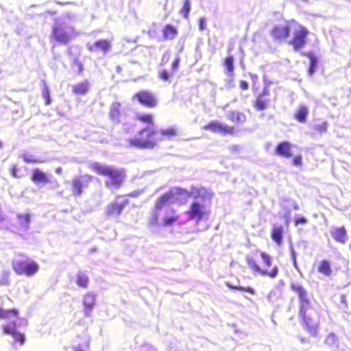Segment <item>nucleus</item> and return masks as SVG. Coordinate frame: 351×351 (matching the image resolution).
Instances as JSON below:
<instances>
[{"mask_svg":"<svg viewBox=\"0 0 351 351\" xmlns=\"http://www.w3.org/2000/svg\"><path fill=\"white\" fill-rule=\"evenodd\" d=\"M186 193V190L180 187H175L169 189L158 197L155 202L154 210L159 211L165 205L171 203L176 195H184Z\"/></svg>","mask_w":351,"mask_h":351,"instance_id":"0eeeda50","label":"nucleus"},{"mask_svg":"<svg viewBox=\"0 0 351 351\" xmlns=\"http://www.w3.org/2000/svg\"><path fill=\"white\" fill-rule=\"evenodd\" d=\"M259 256L262 258L261 263H258L256 258L252 256H247L245 257V261L250 269L255 274L271 278H276L279 269L277 265H274L271 269H269L272 264V259L270 255L264 252H261Z\"/></svg>","mask_w":351,"mask_h":351,"instance_id":"f257e3e1","label":"nucleus"},{"mask_svg":"<svg viewBox=\"0 0 351 351\" xmlns=\"http://www.w3.org/2000/svg\"><path fill=\"white\" fill-rule=\"evenodd\" d=\"M341 301L343 304H344L346 306L347 305V300H346V296L345 295H342L341 296Z\"/></svg>","mask_w":351,"mask_h":351,"instance_id":"864d4df0","label":"nucleus"},{"mask_svg":"<svg viewBox=\"0 0 351 351\" xmlns=\"http://www.w3.org/2000/svg\"><path fill=\"white\" fill-rule=\"evenodd\" d=\"M290 25H293L294 32L293 37L291 40H289V43L293 47L295 50H299L306 45L308 31L305 27L294 20L290 21Z\"/></svg>","mask_w":351,"mask_h":351,"instance_id":"20e7f679","label":"nucleus"},{"mask_svg":"<svg viewBox=\"0 0 351 351\" xmlns=\"http://www.w3.org/2000/svg\"><path fill=\"white\" fill-rule=\"evenodd\" d=\"M268 94V90L267 89H265L263 91V93H262V95H266Z\"/></svg>","mask_w":351,"mask_h":351,"instance_id":"6e6d98bb","label":"nucleus"},{"mask_svg":"<svg viewBox=\"0 0 351 351\" xmlns=\"http://www.w3.org/2000/svg\"><path fill=\"white\" fill-rule=\"evenodd\" d=\"M134 99L143 106L154 108L158 106L157 96L147 90H141L134 94Z\"/></svg>","mask_w":351,"mask_h":351,"instance_id":"1a4fd4ad","label":"nucleus"},{"mask_svg":"<svg viewBox=\"0 0 351 351\" xmlns=\"http://www.w3.org/2000/svg\"><path fill=\"white\" fill-rule=\"evenodd\" d=\"M111 48L110 41L106 39H100L97 40L95 44L89 47L90 50L100 49L106 53Z\"/></svg>","mask_w":351,"mask_h":351,"instance_id":"a878e982","label":"nucleus"},{"mask_svg":"<svg viewBox=\"0 0 351 351\" xmlns=\"http://www.w3.org/2000/svg\"><path fill=\"white\" fill-rule=\"evenodd\" d=\"M308 113V112L306 107L303 105H300L295 113L294 117L298 120V121L304 123L306 120Z\"/></svg>","mask_w":351,"mask_h":351,"instance_id":"c85d7f7f","label":"nucleus"},{"mask_svg":"<svg viewBox=\"0 0 351 351\" xmlns=\"http://www.w3.org/2000/svg\"><path fill=\"white\" fill-rule=\"evenodd\" d=\"M109 117L112 121L118 123L121 117V105L118 101H114L111 104L109 112Z\"/></svg>","mask_w":351,"mask_h":351,"instance_id":"6ab92c4d","label":"nucleus"},{"mask_svg":"<svg viewBox=\"0 0 351 351\" xmlns=\"http://www.w3.org/2000/svg\"><path fill=\"white\" fill-rule=\"evenodd\" d=\"M93 177L84 174L73 178L71 181V189L75 195L79 196L83 193V189L86 188L88 183L92 182Z\"/></svg>","mask_w":351,"mask_h":351,"instance_id":"9b49d317","label":"nucleus"},{"mask_svg":"<svg viewBox=\"0 0 351 351\" xmlns=\"http://www.w3.org/2000/svg\"><path fill=\"white\" fill-rule=\"evenodd\" d=\"M90 82L85 80L72 86L73 93L76 95H84L90 89Z\"/></svg>","mask_w":351,"mask_h":351,"instance_id":"412c9836","label":"nucleus"},{"mask_svg":"<svg viewBox=\"0 0 351 351\" xmlns=\"http://www.w3.org/2000/svg\"><path fill=\"white\" fill-rule=\"evenodd\" d=\"M237 289L239 290V291H245L246 292H248L251 294H254L255 293V291L254 290L250 287H241V286H239L237 287H236Z\"/></svg>","mask_w":351,"mask_h":351,"instance_id":"09e8293b","label":"nucleus"},{"mask_svg":"<svg viewBox=\"0 0 351 351\" xmlns=\"http://www.w3.org/2000/svg\"><path fill=\"white\" fill-rule=\"evenodd\" d=\"M328 128V123L326 121H324L321 123L317 124L314 127V130L315 132L318 134L324 133L326 131Z\"/></svg>","mask_w":351,"mask_h":351,"instance_id":"79ce46f5","label":"nucleus"},{"mask_svg":"<svg viewBox=\"0 0 351 351\" xmlns=\"http://www.w3.org/2000/svg\"><path fill=\"white\" fill-rule=\"evenodd\" d=\"M350 248L351 249V241H350Z\"/></svg>","mask_w":351,"mask_h":351,"instance_id":"13d9d810","label":"nucleus"},{"mask_svg":"<svg viewBox=\"0 0 351 351\" xmlns=\"http://www.w3.org/2000/svg\"><path fill=\"white\" fill-rule=\"evenodd\" d=\"M10 273L8 271H3L0 275V286L7 287L10 284Z\"/></svg>","mask_w":351,"mask_h":351,"instance_id":"c9c22d12","label":"nucleus"},{"mask_svg":"<svg viewBox=\"0 0 351 351\" xmlns=\"http://www.w3.org/2000/svg\"><path fill=\"white\" fill-rule=\"evenodd\" d=\"M240 87L242 90H247L249 87L248 84L245 80H241L240 82Z\"/></svg>","mask_w":351,"mask_h":351,"instance_id":"8fccbe9b","label":"nucleus"},{"mask_svg":"<svg viewBox=\"0 0 351 351\" xmlns=\"http://www.w3.org/2000/svg\"><path fill=\"white\" fill-rule=\"evenodd\" d=\"M30 179L36 184H46L51 182L50 176L38 168L32 170Z\"/></svg>","mask_w":351,"mask_h":351,"instance_id":"2eb2a0df","label":"nucleus"},{"mask_svg":"<svg viewBox=\"0 0 351 351\" xmlns=\"http://www.w3.org/2000/svg\"><path fill=\"white\" fill-rule=\"evenodd\" d=\"M180 60V58L176 56L171 63V71L169 72L165 69L162 70L158 74L159 78L164 82H169L171 77L175 73L178 68Z\"/></svg>","mask_w":351,"mask_h":351,"instance_id":"a211bd4d","label":"nucleus"},{"mask_svg":"<svg viewBox=\"0 0 351 351\" xmlns=\"http://www.w3.org/2000/svg\"><path fill=\"white\" fill-rule=\"evenodd\" d=\"M204 202L195 200L189 204V209L186 211L189 219L199 222L208 217L210 210Z\"/></svg>","mask_w":351,"mask_h":351,"instance_id":"39448f33","label":"nucleus"},{"mask_svg":"<svg viewBox=\"0 0 351 351\" xmlns=\"http://www.w3.org/2000/svg\"><path fill=\"white\" fill-rule=\"evenodd\" d=\"M19 315V311L16 308H12L9 309L0 307V319H8L11 318L18 317Z\"/></svg>","mask_w":351,"mask_h":351,"instance_id":"393cba45","label":"nucleus"},{"mask_svg":"<svg viewBox=\"0 0 351 351\" xmlns=\"http://www.w3.org/2000/svg\"><path fill=\"white\" fill-rule=\"evenodd\" d=\"M136 120L141 123H145L150 125H153L154 123V117L149 113H141L137 114L135 116Z\"/></svg>","mask_w":351,"mask_h":351,"instance_id":"cd10ccee","label":"nucleus"},{"mask_svg":"<svg viewBox=\"0 0 351 351\" xmlns=\"http://www.w3.org/2000/svg\"><path fill=\"white\" fill-rule=\"evenodd\" d=\"M160 134L165 138H171L178 134V130L173 126H170L160 130Z\"/></svg>","mask_w":351,"mask_h":351,"instance_id":"72a5a7b5","label":"nucleus"},{"mask_svg":"<svg viewBox=\"0 0 351 351\" xmlns=\"http://www.w3.org/2000/svg\"><path fill=\"white\" fill-rule=\"evenodd\" d=\"M292 164L295 166H301L302 165V157L300 155H296L292 159Z\"/></svg>","mask_w":351,"mask_h":351,"instance_id":"c03bdc74","label":"nucleus"},{"mask_svg":"<svg viewBox=\"0 0 351 351\" xmlns=\"http://www.w3.org/2000/svg\"><path fill=\"white\" fill-rule=\"evenodd\" d=\"M188 197L194 199H201L203 202H210L212 199V193L204 187L192 186L191 191L185 193Z\"/></svg>","mask_w":351,"mask_h":351,"instance_id":"ddd939ff","label":"nucleus"},{"mask_svg":"<svg viewBox=\"0 0 351 351\" xmlns=\"http://www.w3.org/2000/svg\"><path fill=\"white\" fill-rule=\"evenodd\" d=\"M306 56L310 59L311 61V64L308 73L309 75H312L316 69L317 60L312 53H308Z\"/></svg>","mask_w":351,"mask_h":351,"instance_id":"f704fd0d","label":"nucleus"},{"mask_svg":"<svg viewBox=\"0 0 351 351\" xmlns=\"http://www.w3.org/2000/svg\"><path fill=\"white\" fill-rule=\"evenodd\" d=\"M12 268L18 275L32 276L38 271L39 265L36 261L27 258L14 262Z\"/></svg>","mask_w":351,"mask_h":351,"instance_id":"423d86ee","label":"nucleus"},{"mask_svg":"<svg viewBox=\"0 0 351 351\" xmlns=\"http://www.w3.org/2000/svg\"><path fill=\"white\" fill-rule=\"evenodd\" d=\"M197 23L199 30L204 31L206 29V20L201 17L198 19Z\"/></svg>","mask_w":351,"mask_h":351,"instance_id":"de8ad7c7","label":"nucleus"},{"mask_svg":"<svg viewBox=\"0 0 351 351\" xmlns=\"http://www.w3.org/2000/svg\"><path fill=\"white\" fill-rule=\"evenodd\" d=\"M52 38L58 44H66L71 39L70 36L64 30L61 25H54L51 31Z\"/></svg>","mask_w":351,"mask_h":351,"instance_id":"4468645a","label":"nucleus"},{"mask_svg":"<svg viewBox=\"0 0 351 351\" xmlns=\"http://www.w3.org/2000/svg\"><path fill=\"white\" fill-rule=\"evenodd\" d=\"M156 134L157 130L154 128L144 127L137 132L136 136L128 140V145L136 149H152L158 145Z\"/></svg>","mask_w":351,"mask_h":351,"instance_id":"f03ea898","label":"nucleus"},{"mask_svg":"<svg viewBox=\"0 0 351 351\" xmlns=\"http://www.w3.org/2000/svg\"><path fill=\"white\" fill-rule=\"evenodd\" d=\"M333 239L338 243L344 244L347 241V231L344 226L337 227L332 232Z\"/></svg>","mask_w":351,"mask_h":351,"instance_id":"b1692460","label":"nucleus"},{"mask_svg":"<svg viewBox=\"0 0 351 351\" xmlns=\"http://www.w3.org/2000/svg\"><path fill=\"white\" fill-rule=\"evenodd\" d=\"M276 153L282 157L289 158L292 156L291 144L288 141L279 143L276 147Z\"/></svg>","mask_w":351,"mask_h":351,"instance_id":"aec40b11","label":"nucleus"},{"mask_svg":"<svg viewBox=\"0 0 351 351\" xmlns=\"http://www.w3.org/2000/svg\"><path fill=\"white\" fill-rule=\"evenodd\" d=\"M11 173L12 176L16 178L17 177V169L15 167H12L11 169Z\"/></svg>","mask_w":351,"mask_h":351,"instance_id":"603ef678","label":"nucleus"},{"mask_svg":"<svg viewBox=\"0 0 351 351\" xmlns=\"http://www.w3.org/2000/svg\"><path fill=\"white\" fill-rule=\"evenodd\" d=\"M156 212L157 211H155V213H154L152 215L151 218L149 221V224L153 226H156L158 224V217Z\"/></svg>","mask_w":351,"mask_h":351,"instance_id":"a18cd8bd","label":"nucleus"},{"mask_svg":"<svg viewBox=\"0 0 351 351\" xmlns=\"http://www.w3.org/2000/svg\"><path fill=\"white\" fill-rule=\"evenodd\" d=\"M204 130H208L213 133H219L222 135H234L235 129L233 126L223 124L218 121H212L203 125Z\"/></svg>","mask_w":351,"mask_h":351,"instance_id":"9d476101","label":"nucleus"},{"mask_svg":"<svg viewBox=\"0 0 351 351\" xmlns=\"http://www.w3.org/2000/svg\"><path fill=\"white\" fill-rule=\"evenodd\" d=\"M290 287L291 290L298 295L300 305L302 306H308L310 303V300L308 297L307 291L303 286L299 284L291 283Z\"/></svg>","mask_w":351,"mask_h":351,"instance_id":"dca6fc26","label":"nucleus"},{"mask_svg":"<svg viewBox=\"0 0 351 351\" xmlns=\"http://www.w3.org/2000/svg\"><path fill=\"white\" fill-rule=\"evenodd\" d=\"M42 93L45 99V104L49 105L51 103L50 94L49 88L45 84L43 85Z\"/></svg>","mask_w":351,"mask_h":351,"instance_id":"a19ab883","label":"nucleus"},{"mask_svg":"<svg viewBox=\"0 0 351 351\" xmlns=\"http://www.w3.org/2000/svg\"><path fill=\"white\" fill-rule=\"evenodd\" d=\"M88 276L84 273L80 271L76 276V283L82 288H87L88 285Z\"/></svg>","mask_w":351,"mask_h":351,"instance_id":"7c9ffc66","label":"nucleus"},{"mask_svg":"<svg viewBox=\"0 0 351 351\" xmlns=\"http://www.w3.org/2000/svg\"><path fill=\"white\" fill-rule=\"evenodd\" d=\"M129 204V200L123 195H117L105 208V214L108 217L118 216L121 214L123 208Z\"/></svg>","mask_w":351,"mask_h":351,"instance_id":"6e6552de","label":"nucleus"},{"mask_svg":"<svg viewBox=\"0 0 351 351\" xmlns=\"http://www.w3.org/2000/svg\"><path fill=\"white\" fill-rule=\"evenodd\" d=\"M234 57L232 55H228L223 60V65L226 68L228 74H232L234 71Z\"/></svg>","mask_w":351,"mask_h":351,"instance_id":"473e14b6","label":"nucleus"},{"mask_svg":"<svg viewBox=\"0 0 351 351\" xmlns=\"http://www.w3.org/2000/svg\"><path fill=\"white\" fill-rule=\"evenodd\" d=\"M307 221V219L304 217H295L294 219V224L295 226H298L299 224H304Z\"/></svg>","mask_w":351,"mask_h":351,"instance_id":"49530a36","label":"nucleus"},{"mask_svg":"<svg viewBox=\"0 0 351 351\" xmlns=\"http://www.w3.org/2000/svg\"><path fill=\"white\" fill-rule=\"evenodd\" d=\"M178 34L176 27L170 24H167L162 29V36L165 40H173Z\"/></svg>","mask_w":351,"mask_h":351,"instance_id":"bb28decb","label":"nucleus"},{"mask_svg":"<svg viewBox=\"0 0 351 351\" xmlns=\"http://www.w3.org/2000/svg\"><path fill=\"white\" fill-rule=\"evenodd\" d=\"M228 119L234 123H239L245 121V116L243 113L238 111H230L228 114Z\"/></svg>","mask_w":351,"mask_h":351,"instance_id":"c756f323","label":"nucleus"},{"mask_svg":"<svg viewBox=\"0 0 351 351\" xmlns=\"http://www.w3.org/2000/svg\"><path fill=\"white\" fill-rule=\"evenodd\" d=\"M24 161L27 163H42L43 162V160L39 158H34L32 157H24Z\"/></svg>","mask_w":351,"mask_h":351,"instance_id":"37998d69","label":"nucleus"},{"mask_svg":"<svg viewBox=\"0 0 351 351\" xmlns=\"http://www.w3.org/2000/svg\"><path fill=\"white\" fill-rule=\"evenodd\" d=\"M178 219V215H173L171 216H167L163 218L162 225L164 226H169L175 223Z\"/></svg>","mask_w":351,"mask_h":351,"instance_id":"58836bf2","label":"nucleus"},{"mask_svg":"<svg viewBox=\"0 0 351 351\" xmlns=\"http://www.w3.org/2000/svg\"><path fill=\"white\" fill-rule=\"evenodd\" d=\"M95 304V296L91 293H86L83 298L84 311L86 315H89Z\"/></svg>","mask_w":351,"mask_h":351,"instance_id":"4be33fe9","label":"nucleus"},{"mask_svg":"<svg viewBox=\"0 0 351 351\" xmlns=\"http://www.w3.org/2000/svg\"><path fill=\"white\" fill-rule=\"evenodd\" d=\"M284 234L282 226H274L271 230V238L278 245H281Z\"/></svg>","mask_w":351,"mask_h":351,"instance_id":"5701e85b","label":"nucleus"},{"mask_svg":"<svg viewBox=\"0 0 351 351\" xmlns=\"http://www.w3.org/2000/svg\"><path fill=\"white\" fill-rule=\"evenodd\" d=\"M17 218L19 221V224L24 227L25 228H27L30 222V216L29 214H19L17 216Z\"/></svg>","mask_w":351,"mask_h":351,"instance_id":"e433bc0d","label":"nucleus"},{"mask_svg":"<svg viewBox=\"0 0 351 351\" xmlns=\"http://www.w3.org/2000/svg\"><path fill=\"white\" fill-rule=\"evenodd\" d=\"M3 147V143L1 141H0V149Z\"/></svg>","mask_w":351,"mask_h":351,"instance_id":"4d7b16f0","label":"nucleus"},{"mask_svg":"<svg viewBox=\"0 0 351 351\" xmlns=\"http://www.w3.org/2000/svg\"><path fill=\"white\" fill-rule=\"evenodd\" d=\"M291 27H293V25H290V21H289L286 25H277L274 26L271 30V34L274 40L284 41L289 37Z\"/></svg>","mask_w":351,"mask_h":351,"instance_id":"f8f14e48","label":"nucleus"},{"mask_svg":"<svg viewBox=\"0 0 351 351\" xmlns=\"http://www.w3.org/2000/svg\"><path fill=\"white\" fill-rule=\"evenodd\" d=\"M89 167L97 174L108 178L106 182L108 186L119 188L125 178V173L123 169H117L97 162L91 163Z\"/></svg>","mask_w":351,"mask_h":351,"instance_id":"7ed1b4c3","label":"nucleus"},{"mask_svg":"<svg viewBox=\"0 0 351 351\" xmlns=\"http://www.w3.org/2000/svg\"><path fill=\"white\" fill-rule=\"evenodd\" d=\"M190 10H191L190 0H184L183 1V6L180 10L182 15L185 19H189Z\"/></svg>","mask_w":351,"mask_h":351,"instance_id":"4c0bfd02","label":"nucleus"},{"mask_svg":"<svg viewBox=\"0 0 351 351\" xmlns=\"http://www.w3.org/2000/svg\"><path fill=\"white\" fill-rule=\"evenodd\" d=\"M56 172L58 174H61L62 173V169L60 167H58L56 169Z\"/></svg>","mask_w":351,"mask_h":351,"instance_id":"5fc2aeb1","label":"nucleus"},{"mask_svg":"<svg viewBox=\"0 0 351 351\" xmlns=\"http://www.w3.org/2000/svg\"><path fill=\"white\" fill-rule=\"evenodd\" d=\"M317 270L319 273L326 276H329L332 274L330 263L326 260H323L319 263Z\"/></svg>","mask_w":351,"mask_h":351,"instance_id":"2f4dec72","label":"nucleus"},{"mask_svg":"<svg viewBox=\"0 0 351 351\" xmlns=\"http://www.w3.org/2000/svg\"><path fill=\"white\" fill-rule=\"evenodd\" d=\"M254 106L258 110H263L267 108V101L260 97H258L254 102Z\"/></svg>","mask_w":351,"mask_h":351,"instance_id":"ea45409f","label":"nucleus"},{"mask_svg":"<svg viewBox=\"0 0 351 351\" xmlns=\"http://www.w3.org/2000/svg\"><path fill=\"white\" fill-rule=\"evenodd\" d=\"M5 221V216L3 213L0 210V228L3 226L4 222Z\"/></svg>","mask_w":351,"mask_h":351,"instance_id":"3c124183","label":"nucleus"},{"mask_svg":"<svg viewBox=\"0 0 351 351\" xmlns=\"http://www.w3.org/2000/svg\"><path fill=\"white\" fill-rule=\"evenodd\" d=\"M2 330L6 335H10L14 339L15 343L23 345L25 343V337L23 333L19 332L14 327L8 325L2 326Z\"/></svg>","mask_w":351,"mask_h":351,"instance_id":"f3484780","label":"nucleus"}]
</instances>
